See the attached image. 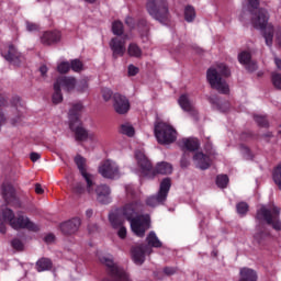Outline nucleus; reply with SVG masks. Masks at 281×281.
Returning <instances> with one entry per match:
<instances>
[{"label": "nucleus", "mask_w": 281, "mask_h": 281, "mask_svg": "<svg viewBox=\"0 0 281 281\" xmlns=\"http://www.w3.org/2000/svg\"><path fill=\"white\" fill-rule=\"evenodd\" d=\"M126 196L123 205L110 211L108 221L112 229L121 240L127 236L126 226H124V218L130 222L131 229L135 236L142 238L146 231L150 228V215H139L142 212V203L137 200V189L134 186L127 184L125 187Z\"/></svg>", "instance_id": "nucleus-1"}, {"label": "nucleus", "mask_w": 281, "mask_h": 281, "mask_svg": "<svg viewBox=\"0 0 281 281\" xmlns=\"http://www.w3.org/2000/svg\"><path fill=\"white\" fill-rule=\"evenodd\" d=\"M256 221L258 223L256 238H258V240H265V238L269 236L267 225H270V227L277 232L281 229L280 209L276 205H261L257 210Z\"/></svg>", "instance_id": "nucleus-2"}, {"label": "nucleus", "mask_w": 281, "mask_h": 281, "mask_svg": "<svg viewBox=\"0 0 281 281\" xmlns=\"http://www.w3.org/2000/svg\"><path fill=\"white\" fill-rule=\"evenodd\" d=\"M134 158L137 166L134 169V172H138V175H142L143 177H147V179H153L156 173L172 175V165L169 162H158L154 170L153 162H150L143 148L135 150Z\"/></svg>", "instance_id": "nucleus-3"}, {"label": "nucleus", "mask_w": 281, "mask_h": 281, "mask_svg": "<svg viewBox=\"0 0 281 281\" xmlns=\"http://www.w3.org/2000/svg\"><path fill=\"white\" fill-rule=\"evenodd\" d=\"M9 224L13 229H30L31 232H38L40 226L30 221L23 213L14 212L11 209L4 207L0 212V233L5 234V225Z\"/></svg>", "instance_id": "nucleus-4"}, {"label": "nucleus", "mask_w": 281, "mask_h": 281, "mask_svg": "<svg viewBox=\"0 0 281 281\" xmlns=\"http://www.w3.org/2000/svg\"><path fill=\"white\" fill-rule=\"evenodd\" d=\"M229 77V68L225 64H216L207 69L206 80L212 89L218 93H229V85L227 78Z\"/></svg>", "instance_id": "nucleus-5"}, {"label": "nucleus", "mask_w": 281, "mask_h": 281, "mask_svg": "<svg viewBox=\"0 0 281 281\" xmlns=\"http://www.w3.org/2000/svg\"><path fill=\"white\" fill-rule=\"evenodd\" d=\"M112 32L115 35L110 42V48L113 52V56L114 58L124 56V54H126V42L131 40V36L125 34L124 24L120 21H114L112 23Z\"/></svg>", "instance_id": "nucleus-6"}, {"label": "nucleus", "mask_w": 281, "mask_h": 281, "mask_svg": "<svg viewBox=\"0 0 281 281\" xmlns=\"http://www.w3.org/2000/svg\"><path fill=\"white\" fill-rule=\"evenodd\" d=\"M154 135L161 146H170L175 144L179 137L177 127L164 121H158L154 124Z\"/></svg>", "instance_id": "nucleus-7"}, {"label": "nucleus", "mask_w": 281, "mask_h": 281, "mask_svg": "<svg viewBox=\"0 0 281 281\" xmlns=\"http://www.w3.org/2000/svg\"><path fill=\"white\" fill-rule=\"evenodd\" d=\"M147 12L155 21H158V23L166 24L170 20L168 0H148Z\"/></svg>", "instance_id": "nucleus-8"}, {"label": "nucleus", "mask_w": 281, "mask_h": 281, "mask_svg": "<svg viewBox=\"0 0 281 281\" xmlns=\"http://www.w3.org/2000/svg\"><path fill=\"white\" fill-rule=\"evenodd\" d=\"M99 260L102 265L106 266V269L114 281H131L128 272L115 263L111 255H104L100 257Z\"/></svg>", "instance_id": "nucleus-9"}, {"label": "nucleus", "mask_w": 281, "mask_h": 281, "mask_svg": "<svg viewBox=\"0 0 281 281\" xmlns=\"http://www.w3.org/2000/svg\"><path fill=\"white\" fill-rule=\"evenodd\" d=\"M98 172L103 179H120L122 177V169L115 160H103L99 167Z\"/></svg>", "instance_id": "nucleus-10"}, {"label": "nucleus", "mask_w": 281, "mask_h": 281, "mask_svg": "<svg viewBox=\"0 0 281 281\" xmlns=\"http://www.w3.org/2000/svg\"><path fill=\"white\" fill-rule=\"evenodd\" d=\"M75 164L78 167V170L82 177V179L87 183V192L88 194H93V186H95V176L87 169V159L82 156L75 157Z\"/></svg>", "instance_id": "nucleus-11"}, {"label": "nucleus", "mask_w": 281, "mask_h": 281, "mask_svg": "<svg viewBox=\"0 0 281 281\" xmlns=\"http://www.w3.org/2000/svg\"><path fill=\"white\" fill-rule=\"evenodd\" d=\"M216 155V150L212 148V145L209 143L205 146V153L203 151H194L193 154V164L200 170H207L210 165L212 164V156Z\"/></svg>", "instance_id": "nucleus-12"}, {"label": "nucleus", "mask_w": 281, "mask_h": 281, "mask_svg": "<svg viewBox=\"0 0 281 281\" xmlns=\"http://www.w3.org/2000/svg\"><path fill=\"white\" fill-rule=\"evenodd\" d=\"M172 186V182L170 181V178H165L160 182V189L158 191L157 195H151L146 200V204L149 207H157V205H161L166 202V199H168V192H170V187Z\"/></svg>", "instance_id": "nucleus-13"}, {"label": "nucleus", "mask_w": 281, "mask_h": 281, "mask_svg": "<svg viewBox=\"0 0 281 281\" xmlns=\"http://www.w3.org/2000/svg\"><path fill=\"white\" fill-rule=\"evenodd\" d=\"M70 130L75 133V137L77 142H87L90 139L91 142H95V137L93 133H89L85 126H82L81 121H72L69 123Z\"/></svg>", "instance_id": "nucleus-14"}, {"label": "nucleus", "mask_w": 281, "mask_h": 281, "mask_svg": "<svg viewBox=\"0 0 281 281\" xmlns=\"http://www.w3.org/2000/svg\"><path fill=\"white\" fill-rule=\"evenodd\" d=\"M0 195L7 205H14V203L18 201L16 189L13 184H11L10 181L2 182L0 187Z\"/></svg>", "instance_id": "nucleus-15"}, {"label": "nucleus", "mask_w": 281, "mask_h": 281, "mask_svg": "<svg viewBox=\"0 0 281 281\" xmlns=\"http://www.w3.org/2000/svg\"><path fill=\"white\" fill-rule=\"evenodd\" d=\"M78 85V79L76 77L71 76H59L55 80V89L58 90V87L66 91V93H72V91H76Z\"/></svg>", "instance_id": "nucleus-16"}, {"label": "nucleus", "mask_w": 281, "mask_h": 281, "mask_svg": "<svg viewBox=\"0 0 281 281\" xmlns=\"http://www.w3.org/2000/svg\"><path fill=\"white\" fill-rule=\"evenodd\" d=\"M113 109L119 115H126L131 111V101L124 94H113Z\"/></svg>", "instance_id": "nucleus-17"}, {"label": "nucleus", "mask_w": 281, "mask_h": 281, "mask_svg": "<svg viewBox=\"0 0 281 281\" xmlns=\"http://www.w3.org/2000/svg\"><path fill=\"white\" fill-rule=\"evenodd\" d=\"M94 192L98 203H101L102 205L112 203L113 199L111 198V187H109V184L97 186Z\"/></svg>", "instance_id": "nucleus-18"}, {"label": "nucleus", "mask_w": 281, "mask_h": 281, "mask_svg": "<svg viewBox=\"0 0 281 281\" xmlns=\"http://www.w3.org/2000/svg\"><path fill=\"white\" fill-rule=\"evenodd\" d=\"M60 38H63V34L58 30L44 31L40 35L42 45H56V43H60Z\"/></svg>", "instance_id": "nucleus-19"}, {"label": "nucleus", "mask_w": 281, "mask_h": 281, "mask_svg": "<svg viewBox=\"0 0 281 281\" xmlns=\"http://www.w3.org/2000/svg\"><path fill=\"white\" fill-rule=\"evenodd\" d=\"M2 56L5 60L15 65V67H19L25 60V57L16 49L15 45H9L8 52L2 54Z\"/></svg>", "instance_id": "nucleus-20"}, {"label": "nucleus", "mask_w": 281, "mask_h": 281, "mask_svg": "<svg viewBox=\"0 0 281 281\" xmlns=\"http://www.w3.org/2000/svg\"><path fill=\"white\" fill-rule=\"evenodd\" d=\"M151 251L153 249L146 246L133 247L131 251L133 262H135L138 266L144 265L146 260V254H150Z\"/></svg>", "instance_id": "nucleus-21"}, {"label": "nucleus", "mask_w": 281, "mask_h": 281, "mask_svg": "<svg viewBox=\"0 0 281 281\" xmlns=\"http://www.w3.org/2000/svg\"><path fill=\"white\" fill-rule=\"evenodd\" d=\"M178 104L184 113H189V115H196V108H194V102L190 98V94H181L178 99Z\"/></svg>", "instance_id": "nucleus-22"}, {"label": "nucleus", "mask_w": 281, "mask_h": 281, "mask_svg": "<svg viewBox=\"0 0 281 281\" xmlns=\"http://www.w3.org/2000/svg\"><path fill=\"white\" fill-rule=\"evenodd\" d=\"M81 224L82 221L80 220V217H74L69 221L61 223L59 228L63 234H76V232L80 229Z\"/></svg>", "instance_id": "nucleus-23"}, {"label": "nucleus", "mask_w": 281, "mask_h": 281, "mask_svg": "<svg viewBox=\"0 0 281 281\" xmlns=\"http://www.w3.org/2000/svg\"><path fill=\"white\" fill-rule=\"evenodd\" d=\"M238 61L240 65H244L248 71H256V69H258V66L251 60V53L248 50H241L238 54Z\"/></svg>", "instance_id": "nucleus-24"}, {"label": "nucleus", "mask_w": 281, "mask_h": 281, "mask_svg": "<svg viewBox=\"0 0 281 281\" xmlns=\"http://www.w3.org/2000/svg\"><path fill=\"white\" fill-rule=\"evenodd\" d=\"M209 102H211L214 109H217V111H221L222 113H227V111H231L232 109V104L228 101L221 100L217 97H211Z\"/></svg>", "instance_id": "nucleus-25"}, {"label": "nucleus", "mask_w": 281, "mask_h": 281, "mask_svg": "<svg viewBox=\"0 0 281 281\" xmlns=\"http://www.w3.org/2000/svg\"><path fill=\"white\" fill-rule=\"evenodd\" d=\"M237 281H258V272L251 268H240Z\"/></svg>", "instance_id": "nucleus-26"}, {"label": "nucleus", "mask_w": 281, "mask_h": 281, "mask_svg": "<svg viewBox=\"0 0 281 281\" xmlns=\"http://www.w3.org/2000/svg\"><path fill=\"white\" fill-rule=\"evenodd\" d=\"M80 111H82V103H74L69 110V122H80Z\"/></svg>", "instance_id": "nucleus-27"}, {"label": "nucleus", "mask_w": 281, "mask_h": 281, "mask_svg": "<svg viewBox=\"0 0 281 281\" xmlns=\"http://www.w3.org/2000/svg\"><path fill=\"white\" fill-rule=\"evenodd\" d=\"M199 139L196 138H184L182 139V148L184 150H189L190 153H194V150H199Z\"/></svg>", "instance_id": "nucleus-28"}, {"label": "nucleus", "mask_w": 281, "mask_h": 281, "mask_svg": "<svg viewBox=\"0 0 281 281\" xmlns=\"http://www.w3.org/2000/svg\"><path fill=\"white\" fill-rule=\"evenodd\" d=\"M127 54H128V56H131L132 58H142V56H144V52L142 50V48L139 47V45H137V44H135V43H131V44L128 45Z\"/></svg>", "instance_id": "nucleus-29"}, {"label": "nucleus", "mask_w": 281, "mask_h": 281, "mask_svg": "<svg viewBox=\"0 0 281 281\" xmlns=\"http://www.w3.org/2000/svg\"><path fill=\"white\" fill-rule=\"evenodd\" d=\"M146 241L149 247H155L156 249H159V247H162L164 245L161 240H159V237H157V234H155V232H150L147 235Z\"/></svg>", "instance_id": "nucleus-30"}, {"label": "nucleus", "mask_w": 281, "mask_h": 281, "mask_svg": "<svg viewBox=\"0 0 281 281\" xmlns=\"http://www.w3.org/2000/svg\"><path fill=\"white\" fill-rule=\"evenodd\" d=\"M194 19H196V11L193 9L192 5H187L184 8V20L187 23L194 22Z\"/></svg>", "instance_id": "nucleus-31"}, {"label": "nucleus", "mask_w": 281, "mask_h": 281, "mask_svg": "<svg viewBox=\"0 0 281 281\" xmlns=\"http://www.w3.org/2000/svg\"><path fill=\"white\" fill-rule=\"evenodd\" d=\"M121 133L127 137H135V127L131 123H123L121 125Z\"/></svg>", "instance_id": "nucleus-32"}, {"label": "nucleus", "mask_w": 281, "mask_h": 281, "mask_svg": "<svg viewBox=\"0 0 281 281\" xmlns=\"http://www.w3.org/2000/svg\"><path fill=\"white\" fill-rule=\"evenodd\" d=\"M272 179L276 186L281 190V162L273 168Z\"/></svg>", "instance_id": "nucleus-33"}, {"label": "nucleus", "mask_w": 281, "mask_h": 281, "mask_svg": "<svg viewBox=\"0 0 281 281\" xmlns=\"http://www.w3.org/2000/svg\"><path fill=\"white\" fill-rule=\"evenodd\" d=\"M37 271H49L52 269V260L43 258L36 263Z\"/></svg>", "instance_id": "nucleus-34"}, {"label": "nucleus", "mask_w": 281, "mask_h": 281, "mask_svg": "<svg viewBox=\"0 0 281 281\" xmlns=\"http://www.w3.org/2000/svg\"><path fill=\"white\" fill-rule=\"evenodd\" d=\"M70 69L76 74H80V71H85V64L80 59H72L70 60Z\"/></svg>", "instance_id": "nucleus-35"}, {"label": "nucleus", "mask_w": 281, "mask_h": 281, "mask_svg": "<svg viewBox=\"0 0 281 281\" xmlns=\"http://www.w3.org/2000/svg\"><path fill=\"white\" fill-rule=\"evenodd\" d=\"M63 89H60L58 87V89H56V83H54V94H53V102L54 104H60V102H63Z\"/></svg>", "instance_id": "nucleus-36"}, {"label": "nucleus", "mask_w": 281, "mask_h": 281, "mask_svg": "<svg viewBox=\"0 0 281 281\" xmlns=\"http://www.w3.org/2000/svg\"><path fill=\"white\" fill-rule=\"evenodd\" d=\"M236 210L237 214H239L240 216H245V214L249 212V205L247 204V202H239L236 205Z\"/></svg>", "instance_id": "nucleus-37"}, {"label": "nucleus", "mask_w": 281, "mask_h": 281, "mask_svg": "<svg viewBox=\"0 0 281 281\" xmlns=\"http://www.w3.org/2000/svg\"><path fill=\"white\" fill-rule=\"evenodd\" d=\"M229 183V178L226 175H220L216 178V186L220 188H227V184Z\"/></svg>", "instance_id": "nucleus-38"}, {"label": "nucleus", "mask_w": 281, "mask_h": 281, "mask_svg": "<svg viewBox=\"0 0 281 281\" xmlns=\"http://www.w3.org/2000/svg\"><path fill=\"white\" fill-rule=\"evenodd\" d=\"M70 69H71L70 61H61L57 66V71H59V74H68Z\"/></svg>", "instance_id": "nucleus-39"}, {"label": "nucleus", "mask_w": 281, "mask_h": 281, "mask_svg": "<svg viewBox=\"0 0 281 281\" xmlns=\"http://www.w3.org/2000/svg\"><path fill=\"white\" fill-rule=\"evenodd\" d=\"M137 30L140 34V36H148V26H146V22L144 20H140L138 23H137Z\"/></svg>", "instance_id": "nucleus-40"}, {"label": "nucleus", "mask_w": 281, "mask_h": 281, "mask_svg": "<svg viewBox=\"0 0 281 281\" xmlns=\"http://www.w3.org/2000/svg\"><path fill=\"white\" fill-rule=\"evenodd\" d=\"M76 91L79 93H87L89 91V82L88 81H77Z\"/></svg>", "instance_id": "nucleus-41"}, {"label": "nucleus", "mask_w": 281, "mask_h": 281, "mask_svg": "<svg viewBox=\"0 0 281 281\" xmlns=\"http://www.w3.org/2000/svg\"><path fill=\"white\" fill-rule=\"evenodd\" d=\"M137 74H139V67H137L133 64H130L127 66V76H128V78H133V77L137 76Z\"/></svg>", "instance_id": "nucleus-42"}, {"label": "nucleus", "mask_w": 281, "mask_h": 281, "mask_svg": "<svg viewBox=\"0 0 281 281\" xmlns=\"http://www.w3.org/2000/svg\"><path fill=\"white\" fill-rule=\"evenodd\" d=\"M255 122H257V124L259 126H261L262 128H267V126H269V121H267V117H265L262 115H256Z\"/></svg>", "instance_id": "nucleus-43"}, {"label": "nucleus", "mask_w": 281, "mask_h": 281, "mask_svg": "<svg viewBox=\"0 0 281 281\" xmlns=\"http://www.w3.org/2000/svg\"><path fill=\"white\" fill-rule=\"evenodd\" d=\"M272 85L276 89H281V75L279 72L272 74Z\"/></svg>", "instance_id": "nucleus-44"}, {"label": "nucleus", "mask_w": 281, "mask_h": 281, "mask_svg": "<svg viewBox=\"0 0 281 281\" xmlns=\"http://www.w3.org/2000/svg\"><path fill=\"white\" fill-rule=\"evenodd\" d=\"M101 93H102V98L105 102H109V100H111L113 98V91H111V89H109V88H103Z\"/></svg>", "instance_id": "nucleus-45"}, {"label": "nucleus", "mask_w": 281, "mask_h": 281, "mask_svg": "<svg viewBox=\"0 0 281 281\" xmlns=\"http://www.w3.org/2000/svg\"><path fill=\"white\" fill-rule=\"evenodd\" d=\"M240 151H241V155L245 157V159H252L254 158V154H251V150L249 149V147L243 145L240 147Z\"/></svg>", "instance_id": "nucleus-46"}, {"label": "nucleus", "mask_w": 281, "mask_h": 281, "mask_svg": "<svg viewBox=\"0 0 281 281\" xmlns=\"http://www.w3.org/2000/svg\"><path fill=\"white\" fill-rule=\"evenodd\" d=\"M26 32H38V24L34 22H25Z\"/></svg>", "instance_id": "nucleus-47"}, {"label": "nucleus", "mask_w": 281, "mask_h": 281, "mask_svg": "<svg viewBox=\"0 0 281 281\" xmlns=\"http://www.w3.org/2000/svg\"><path fill=\"white\" fill-rule=\"evenodd\" d=\"M12 247L13 249H16L18 251H21L24 247L23 241L19 238H15L12 240Z\"/></svg>", "instance_id": "nucleus-48"}, {"label": "nucleus", "mask_w": 281, "mask_h": 281, "mask_svg": "<svg viewBox=\"0 0 281 281\" xmlns=\"http://www.w3.org/2000/svg\"><path fill=\"white\" fill-rule=\"evenodd\" d=\"M180 166L182 168H188L190 166V156L188 154H184L180 160Z\"/></svg>", "instance_id": "nucleus-49"}, {"label": "nucleus", "mask_w": 281, "mask_h": 281, "mask_svg": "<svg viewBox=\"0 0 281 281\" xmlns=\"http://www.w3.org/2000/svg\"><path fill=\"white\" fill-rule=\"evenodd\" d=\"M72 192H75V194H85V186H82V183H77L72 189Z\"/></svg>", "instance_id": "nucleus-50"}, {"label": "nucleus", "mask_w": 281, "mask_h": 281, "mask_svg": "<svg viewBox=\"0 0 281 281\" xmlns=\"http://www.w3.org/2000/svg\"><path fill=\"white\" fill-rule=\"evenodd\" d=\"M125 23H126V25H128V27H131V30H134V27L136 25L135 19H133L132 16H127L125 19Z\"/></svg>", "instance_id": "nucleus-51"}, {"label": "nucleus", "mask_w": 281, "mask_h": 281, "mask_svg": "<svg viewBox=\"0 0 281 281\" xmlns=\"http://www.w3.org/2000/svg\"><path fill=\"white\" fill-rule=\"evenodd\" d=\"M44 240L47 245H52V243L56 240V236H54V234H48L45 236Z\"/></svg>", "instance_id": "nucleus-52"}, {"label": "nucleus", "mask_w": 281, "mask_h": 281, "mask_svg": "<svg viewBox=\"0 0 281 281\" xmlns=\"http://www.w3.org/2000/svg\"><path fill=\"white\" fill-rule=\"evenodd\" d=\"M164 273H166V276H175V273H177V269H175V268H165Z\"/></svg>", "instance_id": "nucleus-53"}, {"label": "nucleus", "mask_w": 281, "mask_h": 281, "mask_svg": "<svg viewBox=\"0 0 281 281\" xmlns=\"http://www.w3.org/2000/svg\"><path fill=\"white\" fill-rule=\"evenodd\" d=\"M47 71H49V69L45 65L40 67V74L43 78H45V76H47Z\"/></svg>", "instance_id": "nucleus-54"}, {"label": "nucleus", "mask_w": 281, "mask_h": 281, "mask_svg": "<svg viewBox=\"0 0 281 281\" xmlns=\"http://www.w3.org/2000/svg\"><path fill=\"white\" fill-rule=\"evenodd\" d=\"M35 192H36V194H44L45 189H43V187L41 184H35Z\"/></svg>", "instance_id": "nucleus-55"}, {"label": "nucleus", "mask_w": 281, "mask_h": 281, "mask_svg": "<svg viewBox=\"0 0 281 281\" xmlns=\"http://www.w3.org/2000/svg\"><path fill=\"white\" fill-rule=\"evenodd\" d=\"M38 159H41V154H37V153L31 154V160L38 161Z\"/></svg>", "instance_id": "nucleus-56"}, {"label": "nucleus", "mask_w": 281, "mask_h": 281, "mask_svg": "<svg viewBox=\"0 0 281 281\" xmlns=\"http://www.w3.org/2000/svg\"><path fill=\"white\" fill-rule=\"evenodd\" d=\"M274 64H276V66L278 67V69L281 70V59H280L279 57H276V58H274Z\"/></svg>", "instance_id": "nucleus-57"}, {"label": "nucleus", "mask_w": 281, "mask_h": 281, "mask_svg": "<svg viewBox=\"0 0 281 281\" xmlns=\"http://www.w3.org/2000/svg\"><path fill=\"white\" fill-rule=\"evenodd\" d=\"M13 104H14V106L19 108V104H21V99L19 97H15L13 99Z\"/></svg>", "instance_id": "nucleus-58"}, {"label": "nucleus", "mask_w": 281, "mask_h": 281, "mask_svg": "<svg viewBox=\"0 0 281 281\" xmlns=\"http://www.w3.org/2000/svg\"><path fill=\"white\" fill-rule=\"evenodd\" d=\"M86 216H87V218H91V216H93V210L88 209V210L86 211Z\"/></svg>", "instance_id": "nucleus-59"}, {"label": "nucleus", "mask_w": 281, "mask_h": 281, "mask_svg": "<svg viewBox=\"0 0 281 281\" xmlns=\"http://www.w3.org/2000/svg\"><path fill=\"white\" fill-rule=\"evenodd\" d=\"M87 3H95V0H85Z\"/></svg>", "instance_id": "nucleus-60"}, {"label": "nucleus", "mask_w": 281, "mask_h": 281, "mask_svg": "<svg viewBox=\"0 0 281 281\" xmlns=\"http://www.w3.org/2000/svg\"><path fill=\"white\" fill-rule=\"evenodd\" d=\"M88 229H89V232H91V227H89Z\"/></svg>", "instance_id": "nucleus-61"}]
</instances>
